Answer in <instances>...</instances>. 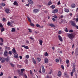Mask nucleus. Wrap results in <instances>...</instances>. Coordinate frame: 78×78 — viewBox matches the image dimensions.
<instances>
[{
  "mask_svg": "<svg viewBox=\"0 0 78 78\" xmlns=\"http://www.w3.org/2000/svg\"><path fill=\"white\" fill-rule=\"evenodd\" d=\"M0 28H3V25L1 23H0Z\"/></svg>",
  "mask_w": 78,
  "mask_h": 78,
  "instance_id": "a18cd8bd",
  "label": "nucleus"
},
{
  "mask_svg": "<svg viewBox=\"0 0 78 78\" xmlns=\"http://www.w3.org/2000/svg\"><path fill=\"white\" fill-rule=\"evenodd\" d=\"M5 12H6L7 13V14H9V13L11 12H10V10H9V9H6L5 10Z\"/></svg>",
  "mask_w": 78,
  "mask_h": 78,
  "instance_id": "0eeeda50",
  "label": "nucleus"
},
{
  "mask_svg": "<svg viewBox=\"0 0 78 78\" xmlns=\"http://www.w3.org/2000/svg\"><path fill=\"white\" fill-rule=\"evenodd\" d=\"M32 60L33 63H34V64H36V60H35L34 58H32Z\"/></svg>",
  "mask_w": 78,
  "mask_h": 78,
  "instance_id": "aec40b11",
  "label": "nucleus"
},
{
  "mask_svg": "<svg viewBox=\"0 0 78 78\" xmlns=\"http://www.w3.org/2000/svg\"><path fill=\"white\" fill-rule=\"evenodd\" d=\"M11 22H8L7 23V24L9 26L10 25H11Z\"/></svg>",
  "mask_w": 78,
  "mask_h": 78,
  "instance_id": "79ce46f5",
  "label": "nucleus"
},
{
  "mask_svg": "<svg viewBox=\"0 0 78 78\" xmlns=\"http://www.w3.org/2000/svg\"><path fill=\"white\" fill-rule=\"evenodd\" d=\"M1 5L2 6H5V3H2Z\"/></svg>",
  "mask_w": 78,
  "mask_h": 78,
  "instance_id": "37998d69",
  "label": "nucleus"
},
{
  "mask_svg": "<svg viewBox=\"0 0 78 78\" xmlns=\"http://www.w3.org/2000/svg\"><path fill=\"white\" fill-rule=\"evenodd\" d=\"M58 37L59 41H60L61 42H62V37L59 35L58 36Z\"/></svg>",
  "mask_w": 78,
  "mask_h": 78,
  "instance_id": "7ed1b4c3",
  "label": "nucleus"
},
{
  "mask_svg": "<svg viewBox=\"0 0 78 78\" xmlns=\"http://www.w3.org/2000/svg\"><path fill=\"white\" fill-rule=\"evenodd\" d=\"M25 48H26V49H28V46H26L25 47Z\"/></svg>",
  "mask_w": 78,
  "mask_h": 78,
  "instance_id": "13d9d810",
  "label": "nucleus"
},
{
  "mask_svg": "<svg viewBox=\"0 0 78 78\" xmlns=\"http://www.w3.org/2000/svg\"><path fill=\"white\" fill-rule=\"evenodd\" d=\"M13 4L14 5H15V6H18V3H17L16 1H14V2L13 3Z\"/></svg>",
  "mask_w": 78,
  "mask_h": 78,
  "instance_id": "f8f14e48",
  "label": "nucleus"
},
{
  "mask_svg": "<svg viewBox=\"0 0 78 78\" xmlns=\"http://www.w3.org/2000/svg\"><path fill=\"white\" fill-rule=\"evenodd\" d=\"M70 23L73 26V27H76V24H75V23H74V22H73V21H71L70 22Z\"/></svg>",
  "mask_w": 78,
  "mask_h": 78,
  "instance_id": "39448f33",
  "label": "nucleus"
},
{
  "mask_svg": "<svg viewBox=\"0 0 78 78\" xmlns=\"http://www.w3.org/2000/svg\"><path fill=\"white\" fill-rule=\"evenodd\" d=\"M41 68H42V72L43 73H45V70L44 69V67L43 66H41Z\"/></svg>",
  "mask_w": 78,
  "mask_h": 78,
  "instance_id": "9b49d317",
  "label": "nucleus"
},
{
  "mask_svg": "<svg viewBox=\"0 0 78 78\" xmlns=\"http://www.w3.org/2000/svg\"><path fill=\"white\" fill-rule=\"evenodd\" d=\"M23 72H25V69H21V72L23 73Z\"/></svg>",
  "mask_w": 78,
  "mask_h": 78,
  "instance_id": "5701e85b",
  "label": "nucleus"
},
{
  "mask_svg": "<svg viewBox=\"0 0 78 78\" xmlns=\"http://www.w3.org/2000/svg\"><path fill=\"white\" fill-rule=\"evenodd\" d=\"M52 17H54V18H55V19H57L58 18V16L56 15H54V16H52Z\"/></svg>",
  "mask_w": 78,
  "mask_h": 78,
  "instance_id": "f704fd0d",
  "label": "nucleus"
},
{
  "mask_svg": "<svg viewBox=\"0 0 78 78\" xmlns=\"http://www.w3.org/2000/svg\"><path fill=\"white\" fill-rule=\"evenodd\" d=\"M6 48L7 50H10V48L7 47H6Z\"/></svg>",
  "mask_w": 78,
  "mask_h": 78,
  "instance_id": "ea45409f",
  "label": "nucleus"
},
{
  "mask_svg": "<svg viewBox=\"0 0 78 78\" xmlns=\"http://www.w3.org/2000/svg\"><path fill=\"white\" fill-rule=\"evenodd\" d=\"M20 59H22V56H20Z\"/></svg>",
  "mask_w": 78,
  "mask_h": 78,
  "instance_id": "338daca9",
  "label": "nucleus"
},
{
  "mask_svg": "<svg viewBox=\"0 0 78 78\" xmlns=\"http://www.w3.org/2000/svg\"><path fill=\"white\" fill-rule=\"evenodd\" d=\"M5 61H6L7 62H8V61H9L10 59V58H5Z\"/></svg>",
  "mask_w": 78,
  "mask_h": 78,
  "instance_id": "6ab92c4d",
  "label": "nucleus"
},
{
  "mask_svg": "<svg viewBox=\"0 0 78 78\" xmlns=\"http://www.w3.org/2000/svg\"><path fill=\"white\" fill-rule=\"evenodd\" d=\"M14 57L15 58H19V56H18V54L17 53L15 54Z\"/></svg>",
  "mask_w": 78,
  "mask_h": 78,
  "instance_id": "dca6fc26",
  "label": "nucleus"
},
{
  "mask_svg": "<svg viewBox=\"0 0 78 78\" xmlns=\"http://www.w3.org/2000/svg\"><path fill=\"white\" fill-rule=\"evenodd\" d=\"M28 1L29 3H30V5L33 4L34 3L32 0H28Z\"/></svg>",
  "mask_w": 78,
  "mask_h": 78,
  "instance_id": "6e6552de",
  "label": "nucleus"
},
{
  "mask_svg": "<svg viewBox=\"0 0 78 78\" xmlns=\"http://www.w3.org/2000/svg\"><path fill=\"white\" fill-rule=\"evenodd\" d=\"M5 58H3L1 61V63H4L5 62Z\"/></svg>",
  "mask_w": 78,
  "mask_h": 78,
  "instance_id": "2eb2a0df",
  "label": "nucleus"
},
{
  "mask_svg": "<svg viewBox=\"0 0 78 78\" xmlns=\"http://www.w3.org/2000/svg\"><path fill=\"white\" fill-rule=\"evenodd\" d=\"M3 73L2 72H1V74H0V76H3Z\"/></svg>",
  "mask_w": 78,
  "mask_h": 78,
  "instance_id": "3c124183",
  "label": "nucleus"
},
{
  "mask_svg": "<svg viewBox=\"0 0 78 78\" xmlns=\"http://www.w3.org/2000/svg\"><path fill=\"white\" fill-rule=\"evenodd\" d=\"M14 21H11L10 22V23L11 24H12V23H14Z\"/></svg>",
  "mask_w": 78,
  "mask_h": 78,
  "instance_id": "4d7b16f0",
  "label": "nucleus"
},
{
  "mask_svg": "<svg viewBox=\"0 0 78 78\" xmlns=\"http://www.w3.org/2000/svg\"><path fill=\"white\" fill-rule=\"evenodd\" d=\"M64 76H66V78H69V75L67 74V72H65L64 73Z\"/></svg>",
  "mask_w": 78,
  "mask_h": 78,
  "instance_id": "423d86ee",
  "label": "nucleus"
},
{
  "mask_svg": "<svg viewBox=\"0 0 78 78\" xmlns=\"http://www.w3.org/2000/svg\"><path fill=\"white\" fill-rule=\"evenodd\" d=\"M25 58L26 59H28V58H29V55H26Z\"/></svg>",
  "mask_w": 78,
  "mask_h": 78,
  "instance_id": "c756f323",
  "label": "nucleus"
},
{
  "mask_svg": "<svg viewBox=\"0 0 78 78\" xmlns=\"http://www.w3.org/2000/svg\"><path fill=\"white\" fill-rule=\"evenodd\" d=\"M51 8H52V9H54V8H55V5H52L51 6Z\"/></svg>",
  "mask_w": 78,
  "mask_h": 78,
  "instance_id": "c85d7f7f",
  "label": "nucleus"
},
{
  "mask_svg": "<svg viewBox=\"0 0 78 78\" xmlns=\"http://www.w3.org/2000/svg\"><path fill=\"white\" fill-rule=\"evenodd\" d=\"M36 26L37 27H38V28H41V26H40V25L39 24H37Z\"/></svg>",
  "mask_w": 78,
  "mask_h": 78,
  "instance_id": "49530a36",
  "label": "nucleus"
},
{
  "mask_svg": "<svg viewBox=\"0 0 78 78\" xmlns=\"http://www.w3.org/2000/svg\"><path fill=\"white\" fill-rule=\"evenodd\" d=\"M52 20L53 22H55V21H56V19L54 18H53Z\"/></svg>",
  "mask_w": 78,
  "mask_h": 78,
  "instance_id": "864d4df0",
  "label": "nucleus"
},
{
  "mask_svg": "<svg viewBox=\"0 0 78 78\" xmlns=\"http://www.w3.org/2000/svg\"><path fill=\"white\" fill-rule=\"evenodd\" d=\"M65 31L66 32H68V30L67 29V28H66V30H65Z\"/></svg>",
  "mask_w": 78,
  "mask_h": 78,
  "instance_id": "6e6d98bb",
  "label": "nucleus"
},
{
  "mask_svg": "<svg viewBox=\"0 0 78 78\" xmlns=\"http://www.w3.org/2000/svg\"><path fill=\"white\" fill-rule=\"evenodd\" d=\"M71 7V8H75V5L74 4H72Z\"/></svg>",
  "mask_w": 78,
  "mask_h": 78,
  "instance_id": "393cba45",
  "label": "nucleus"
},
{
  "mask_svg": "<svg viewBox=\"0 0 78 78\" xmlns=\"http://www.w3.org/2000/svg\"><path fill=\"white\" fill-rule=\"evenodd\" d=\"M27 19L30 23L31 22V19H30V18L28 16H27Z\"/></svg>",
  "mask_w": 78,
  "mask_h": 78,
  "instance_id": "412c9836",
  "label": "nucleus"
},
{
  "mask_svg": "<svg viewBox=\"0 0 78 78\" xmlns=\"http://www.w3.org/2000/svg\"><path fill=\"white\" fill-rule=\"evenodd\" d=\"M62 33V31L61 30H59L58 32V34H61Z\"/></svg>",
  "mask_w": 78,
  "mask_h": 78,
  "instance_id": "7c9ffc66",
  "label": "nucleus"
},
{
  "mask_svg": "<svg viewBox=\"0 0 78 78\" xmlns=\"http://www.w3.org/2000/svg\"><path fill=\"white\" fill-rule=\"evenodd\" d=\"M60 4H61V3H60V1H59L58 2L57 4L58 5H59Z\"/></svg>",
  "mask_w": 78,
  "mask_h": 78,
  "instance_id": "5fc2aeb1",
  "label": "nucleus"
},
{
  "mask_svg": "<svg viewBox=\"0 0 78 78\" xmlns=\"http://www.w3.org/2000/svg\"><path fill=\"white\" fill-rule=\"evenodd\" d=\"M5 30V28H2L1 29V31L3 32Z\"/></svg>",
  "mask_w": 78,
  "mask_h": 78,
  "instance_id": "58836bf2",
  "label": "nucleus"
},
{
  "mask_svg": "<svg viewBox=\"0 0 78 78\" xmlns=\"http://www.w3.org/2000/svg\"><path fill=\"white\" fill-rule=\"evenodd\" d=\"M73 72H72L71 73V76H73Z\"/></svg>",
  "mask_w": 78,
  "mask_h": 78,
  "instance_id": "680f3d73",
  "label": "nucleus"
},
{
  "mask_svg": "<svg viewBox=\"0 0 78 78\" xmlns=\"http://www.w3.org/2000/svg\"><path fill=\"white\" fill-rule=\"evenodd\" d=\"M25 62H26V64H28V61L27 60V59L26 60Z\"/></svg>",
  "mask_w": 78,
  "mask_h": 78,
  "instance_id": "8fccbe9b",
  "label": "nucleus"
},
{
  "mask_svg": "<svg viewBox=\"0 0 78 78\" xmlns=\"http://www.w3.org/2000/svg\"><path fill=\"white\" fill-rule=\"evenodd\" d=\"M68 37L69 39H71V40H73L74 38H75V34H68Z\"/></svg>",
  "mask_w": 78,
  "mask_h": 78,
  "instance_id": "f257e3e1",
  "label": "nucleus"
},
{
  "mask_svg": "<svg viewBox=\"0 0 78 78\" xmlns=\"http://www.w3.org/2000/svg\"><path fill=\"white\" fill-rule=\"evenodd\" d=\"M12 52L13 53H16V49H15V48H13L12 50Z\"/></svg>",
  "mask_w": 78,
  "mask_h": 78,
  "instance_id": "b1692460",
  "label": "nucleus"
},
{
  "mask_svg": "<svg viewBox=\"0 0 78 78\" xmlns=\"http://www.w3.org/2000/svg\"><path fill=\"white\" fill-rule=\"evenodd\" d=\"M0 40L1 42H3V38H0Z\"/></svg>",
  "mask_w": 78,
  "mask_h": 78,
  "instance_id": "c9c22d12",
  "label": "nucleus"
},
{
  "mask_svg": "<svg viewBox=\"0 0 78 78\" xmlns=\"http://www.w3.org/2000/svg\"><path fill=\"white\" fill-rule=\"evenodd\" d=\"M74 72H75V69L74 68L72 71V72H73V73H74Z\"/></svg>",
  "mask_w": 78,
  "mask_h": 78,
  "instance_id": "de8ad7c7",
  "label": "nucleus"
},
{
  "mask_svg": "<svg viewBox=\"0 0 78 78\" xmlns=\"http://www.w3.org/2000/svg\"><path fill=\"white\" fill-rule=\"evenodd\" d=\"M73 31V30H70L69 31V33H72Z\"/></svg>",
  "mask_w": 78,
  "mask_h": 78,
  "instance_id": "bf43d9fd",
  "label": "nucleus"
},
{
  "mask_svg": "<svg viewBox=\"0 0 78 78\" xmlns=\"http://www.w3.org/2000/svg\"><path fill=\"white\" fill-rule=\"evenodd\" d=\"M16 31V29L14 28H12V32H14Z\"/></svg>",
  "mask_w": 78,
  "mask_h": 78,
  "instance_id": "a878e982",
  "label": "nucleus"
},
{
  "mask_svg": "<svg viewBox=\"0 0 78 78\" xmlns=\"http://www.w3.org/2000/svg\"><path fill=\"white\" fill-rule=\"evenodd\" d=\"M29 31L30 32V33H32V31H31V30L30 29H28Z\"/></svg>",
  "mask_w": 78,
  "mask_h": 78,
  "instance_id": "603ef678",
  "label": "nucleus"
},
{
  "mask_svg": "<svg viewBox=\"0 0 78 78\" xmlns=\"http://www.w3.org/2000/svg\"><path fill=\"white\" fill-rule=\"evenodd\" d=\"M39 11V9H34L33 10V12L34 13H37V12H38Z\"/></svg>",
  "mask_w": 78,
  "mask_h": 78,
  "instance_id": "20e7f679",
  "label": "nucleus"
},
{
  "mask_svg": "<svg viewBox=\"0 0 78 78\" xmlns=\"http://www.w3.org/2000/svg\"><path fill=\"white\" fill-rule=\"evenodd\" d=\"M69 60L68 59L66 60V64H69Z\"/></svg>",
  "mask_w": 78,
  "mask_h": 78,
  "instance_id": "e433bc0d",
  "label": "nucleus"
},
{
  "mask_svg": "<svg viewBox=\"0 0 78 78\" xmlns=\"http://www.w3.org/2000/svg\"><path fill=\"white\" fill-rule=\"evenodd\" d=\"M30 39H31V40H33V39H34V38L32 37H30Z\"/></svg>",
  "mask_w": 78,
  "mask_h": 78,
  "instance_id": "e2e57ef3",
  "label": "nucleus"
},
{
  "mask_svg": "<svg viewBox=\"0 0 78 78\" xmlns=\"http://www.w3.org/2000/svg\"><path fill=\"white\" fill-rule=\"evenodd\" d=\"M44 61V62L46 64H47V63H48V59L47 58H45Z\"/></svg>",
  "mask_w": 78,
  "mask_h": 78,
  "instance_id": "4468645a",
  "label": "nucleus"
},
{
  "mask_svg": "<svg viewBox=\"0 0 78 78\" xmlns=\"http://www.w3.org/2000/svg\"><path fill=\"white\" fill-rule=\"evenodd\" d=\"M9 55H12V51H9Z\"/></svg>",
  "mask_w": 78,
  "mask_h": 78,
  "instance_id": "a19ab883",
  "label": "nucleus"
},
{
  "mask_svg": "<svg viewBox=\"0 0 78 78\" xmlns=\"http://www.w3.org/2000/svg\"><path fill=\"white\" fill-rule=\"evenodd\" d=\"M55 61L56 62H59V60L57 58L55 60Z\"/></svg>",
  "mask_w": 78,
  "mask_h": 78,
  "instance_id": "473e14b6",
  "label": "nucleus"
},
{
  "mask_svg": "<svg viewBox=\"0 0 78 78\" xmlns=\"http://www.w3.org/2000/svg\"><path fill=\"white\" fill-rule=\"evenodd\" d=\"M30 25L32 26V27H34V24L31 23H30Z\"/></svg>",
  "mask_w": 78,
  "mask_h": 78,
  "instance_id": "bb28decb",
  "label": "nucleus"
},
{
  "mask_svg": "<svg viewBox=\"0 0 78 78\" xmlns=\"http://www.w3.org/2000/svg\"><path fill=\"white\" fill-rule=\"evenodd\" d=\"M58 12V9H54L52 10V13L53 14H56Z\"/></svg>",
  "mask_w": 78,
  "mask_h": 78,
  "instance_id": "f03ea898",
  "label": "nucleus"
},
{
  "mask_svg": "<svg viewBox=\"0 0 78 78\" xmlns=\"http://www.w3.org/2000/svg\"><path fill=\"white\" fill-rule=\"evenodd\" d=\"M46 78H51V77H49L48 76H46Z\"/></svg>",
  "mask_w": 78,
  "mask_h": 78,
  "instance_id": "774afa93",
  "label": "nucleus"
},
{
  "mask_svg": "<svg viewBox=\"0 0 78 78\" xmlns=\"http://www.w3.org/2000/svg\"><path fill=\"white\" fill-rule=\"evenodd\" d=\"M3 58V57H1L0 58V61H2V60Z\"/></svg>",
  "mask_w": 78,
  "mask_h": 78,
  "instance_id": "69168bd1",
  "label": "nucleus"
},
{
  "mask_svg": "<svg viewBox=\"0 0 78 78\" xmlns=\"http://www.w3.org/2000/svg\"><path fill=\"white\" fill-rule=\"evenodd\" d=\"M65 11L66 12H69V10L65 8Z\"/></svg>",
  "mask_w": 78,
  "mask_h": 78,
  "instance_id": "a211bd4d",
  "label": "nucleus"
},
{
  "mask_svg": "<svg viewBox=\"0 0 78 78\" xmlns=\"http://www.w3.org/2000/svg\"><path fill=\"white\" fill-rule=\"evenodd\" d=\"M37 59L38 62H40V61H41V58H37Z\"/></svg>",
  "mask_w": 78,
  "mask_h": 78,
  "instance_id": "72a5a7b5",
  "label": "nucleus"
},
{
  "mask_svg": "<svg viewBox=\"0 0 78 78\" xmlns=\"http://www.w3.org/2000/svg\"><path fill=\"white\" fill-rule=\"evenodd\" d=\"M10 64L12 67H14V65L12 64V63H10Z\"/></svg>",
  "mask_w": 78,
  "mask_h": 78,
  "instance_id": "4c0bfd02",
  "label": "nucleus"
},
{
  "mask_svg": "<svg viewBox=\"0 0 78 78\" xmlns=\"http://www.w3.org/2000/svg\"><path fill=\"white\" fill-rule=\"evenodd\" d=\"M75 53L76 55H78V48H76V49L75 51Z\"/></svg>",
  "mask_w": 78,
  "mask_h": 78,
  "instance_id": "4be33fe9",
  "label": "nucleus"
},
{
  "mask_svg": "<svg viewBox=\"0 0 78 78\" xmlns=\"http://www.w3.org/2000/svg\"><path fill=\"white\" fill-rule=\"evenodd\" d=\"M8 51H5L4 52V56H8Z\"/></svg>",
  "mask_w": 78,
  "mask_h": 78,
  "instance_id": "ddd939ff",
  "label": "nucleus"
},
{
  "mask_svg": "<svg viewBox=\"0 0 78 78\" xmlns=\"http://www.w3.org/2000/svg\"><path fill=\"white\" fill-rule=\"evenodd\" d=\"M5 20H6L5 18H3L2 19V21H3V22H5Z\"/></svg>",
  "mask_w": 78,
  "mask_h": 78,
  "instance_id": "052dcab7",
  "label": "nucleus"
},
{
  "mask_svg": "<svg viewBox=\"0 0 78 78\" xmlns=\"http://www.w3.org/2000/svg\"><path fill=\"white\" fill-rule=\"evenodd\" d=\"M39 44L41 45H42V43L43 42V41H42V40H40L39 41Z\"/></svg>",
  "mask_w": 78,
  "mask_h": 78,
  "instance_id": "f3484780",
  "label": "nucleus"
},
{
  "mask_svg": "<svg viewBox=\"0 0 78 78\" xmlns=\"http://www.w3.org/2000/svg\"><path fill=\"white\" fill-rule=\"evenodd\" d=\"M62 74V73H61V71H59L58 73V76H59V77H61V75Z\"/></svg>",
  "mask_w": 78,
  "mask_h": 78,
  "instance_id": "9d476101",
  "label": "nucleus"
},
{
  "mask_svg": "<svg viewBox=\"0 0 78 78\" xmlns=\"http://www.w3.org/2000/svg\"><path fill=\"white\" fill-rule=\"evenodd\" d=\"M26 42L27 43V44H29V41L28 40H27L26 41Z\"/></svg>",
  "mask_w": 78,
  "mask_h": 78,
  "instance_id": "0e129e2a",
  "label": "nucleus"
},
{
  "mask_svg": "<svg viewBox=\"0 0 78 78\" xmlns=\"http://www.w3.org/2000/svg\"><path fill=\"white\" fill-rule=\"evenodd\" d=\"M51 73H52V70L51 69L50 70V72H49L48 74H50V75H51Z\"/></svg>",
  "mask_w": 78,
  "mask_h": 78,
  "instance_id": "cd10ccee",
  "label": "nucleus"
},
{
  "mask_svg": "<svg viewBox=\"0 0 78 78\" xmlns=\"http://www.w3.org/2000/svg\"><path fill=\"white\" fill-rule=\"evenodd\" d=\"M48 5H51V2H49L48 4Z\"/></svg>",
  "mask_w": 78,
  "mask_h": 78,
  "instance_id": "c03bdc74",
  "label": "nucleus"
},
{
  "mask_svg": "<svg viewBox=\"0 0 78 78\" xmlns=\"http://www.w3.org/2000/svg\"><path fill=\"white\" fill-rule=\"evenodd\" d=\"M48 53L47 52H46L44 53V56H48Z\"/></svg>",
  "mask_w": 78,
  "mask_h": 78,
  "instance_id": "2f4dec72",
  "label": "nucleus"
},
{
  "mask_svg": "<svg viewBox=\"0 0 78 78\" xmlns=\"http://www.w3.org/2000/svg\"><path fill=\"white\" fill-rule=\"evenodd\" d=\"M49 26L50 27H51L52 28H55V26L54 25V24L53 23H50L49 24Z\"/></svg>",
  "mask_w": 78,
  "mask_h": 78,
  "instance_id": "1a4fd4ad",
  "label": "nucleus"
},
{
  "mask_svg": "<svg viewBox=\"0 0 78 78\" xmlns=\"http://www.w3.org/2000/svg\"><path fill=\"white\" fill-rule=\"evenodd\" d=\"M61 68L62 69H63V70H64V66L62 65L61 66Z\"/></svg>",
  "mask_w": 78,
  "mask_h": 78,
  "instance_id": "09e8293b",
  "label": "nucleus"
}]
</instances>
